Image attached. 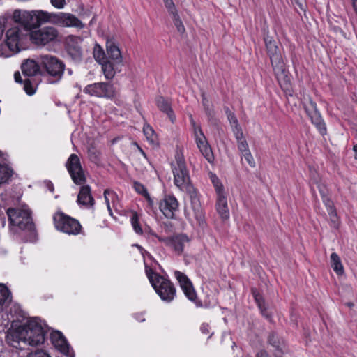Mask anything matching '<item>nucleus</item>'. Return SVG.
<instances>
[{"label": "nucleus", "instance_id": "f257e3e1", "mask_svg": "<svg viewBox=\"0 0 357 357\" xmlns=\"http://www.w3.org/2000/svg\"><path fill=\"white\" fill-rule=\"evenodd\" d=\"M46 333L45 324L40 319L33 317L24 324L13 321L7 331L6 341L15 348L21 342L30 346H38L45 342Z\"/></svg>", "mask_w": 357, "mask_h": 357}, {"label": "nucleus", "instance_id": "f03ea898", "mask_svg": "<svg viewBox=\"0 0 357 357\" xmlns=\"http://www.w3.org/2000/svg\"><path fill=\"white\" fill-rule=\"evenodd\" d=\"M5 19H0V58L15 55L23 48L29 30L24 26H13L5 31Z\"/></svg>", "mask_w": 357, "mask_h": 357}, {"label": "nucleus", "instance_id": "7ed1b4c3", "mask_svg": "<svg viewBox=\"0 0 357 357\" xmlns=\"http://www.w3.org/2000/svg\"><path fill=\"white\" fill-rule=\"evenodd\" d=\"M55 14L56 13H49L42 10L31 11L15 10L13 14V19L15 22L31 31L33 29L39 28L43 24H54Z\"/></svg>", "mask_w": 357, "mask_h": 357}, {"label": "nucleus", "instance_id": "20e7f679", "mask_svg": "<svg viewBox=\"0 0 357 357\" xmlns=\"http://www.w3.org/2000/svg\"><path fill=\"white\" fill-rule=\"evenodd\" d=\"M10 229L17 232L18 229L32 231L34 225L31 211L27 206L9 208L6 211Z\"/></svg>", "mask_w": 357, "mask_h": 357}, {"label": "nucleus", "instance_id": "39448f33", "mask_svg": "<svg viewBox=\"0 0 357 357\" xmlns=\"http://www.w3.org/2000/svg\"><path fill=\"white\" fill-rule=\"evenodd\" d=\"M146 273L152 287L163 301L169 303L174 300L176 296V289L168 279L153 272L146 266Z\"/></svg>", "mask_w": 357, "mask_h": 357}, {"label": "nucleus", "instance_id": "423d86ee", "mask_svg": "<svg viewBox=\"0 0 357 357\" xmlns=\"http://www.w3.org/2000/svg\"><path fill=\"white\" fill-rule=\"evenodd\" d=\"M172 170L174 175V183L179 189L187 188L191 183L189 171L187 169L183 154L177 151L175 160L172 162Z\"/></svg>", "mask_w": 357, "mask_h": 357}, {"label": "nucleus", "instance_id": "0eeeda50", "mask_svg": "<svg viewBox=\"0 0 357 357\" xmlns=\"http://www.w3.org/2000/svg\"><path fill=\"white\" fill-rule=\"evenodd\" d=\"M210 178L215 192V211L222 221L229 219L230 214L227 202V195L225 188L215 174H210Z\"/></svg>", "mask_w": 357, "mask_h": 357}, {"label": "nucleus", "instance_id": "6e6552de", "mask_svg": "<svg viewBox=\"0 0 357 357\" xmlns=\"http://www.w3.org/2000/svg\"><path fill=\"white\" fill-rule=\"evenodd\" d=\"M30 38L38 46H51L59 41V32L55 27L47 26L31 31Z\"/></svg>", "mask_w": 357, "mask_h": 357}, {"label": "nucleus", "instance_id": "1a4fd4ad", "mask_svg": "<svg viewBox=\"0 0 357 357\" xmlns=\"http://www.w3.org/2000/svg\"><path fill=\"white\" fill-rule=\"evenodd\" d=\"M190 122L193 128V138L197 148L206 160L209 163H213L214 161V155L201 126L195 123L192 116L190 117Z\"/></svg>", "mask_w": 357, "mask_h": 357}, {"label": "nucleus", "instance_id": "9d476101", "mask_svg": "<svg viewBox=\"0 0 357 357\" xmlns=\"http://www.w3.org/2000/svg\"><path fill=\"white\" fill-rule=\"evenodd\" d=\"M181 191L186 192L188 194L192 211V215L196 220L198 225L202 228H204L206 226L205 214L201 205L198 191L192 184L188 186L187 188L181 190Z\"/></svg>", "mask_w": 357, "mask_h": 357}, {"label": "nucleus", "instance_id": "9b49d317", "mask_svg": "<svg viewBox=\"0 0 357 357\" xmlns=\"http://www.w3.org/2000/svg\"><path fill=\"white\" fill-rule=\"evenodd\" d=\"M54 222L57 230L68 234L76 235L81 231L82 227L77 220L61 212L54 215Z\"/></svg>", "mask_w": 357, "mask_h": 357}, {"label": "nucleus", "instance_id": "f8f14e48", "mask_svg": "<svg viewBox=\"0 0 357 357\" xmlns=\"http://www.w3.org/2000/svg\"><path fill=\"white\" fill-rule=\"evenodd\" d=\"M303 104L306 113L311 119V122L322 135H325L326 133V125L317 109V104L312 101L309 96H303Z\"/></svg>", "mask_w": 357, "mask_h": 357}, {"label": "nucleus", "instance_id": "ddd939ff", "mask_svg": "<svg viewBox=\"0 0 357 357\" xmlns=\"http://www.w3.org/2000/svg\"><path fill=\"white\" fill-rule=\"evenodd\" d=\"M41 65L45 68L47 74L55 77L56 81L60 80L64 72L65 66L56 56L52 55L40 56Z\"/></svg>", "mask_w": 357, "mask_h": 357}, {"label": "nucleus", "instance_id": "4468645a", "mask_svg": "<svg viewBox=\"0 0 357 357\" xmlns=\"http://www.w3.org/2000/svg\"><path fill=\"white\" fill-rule=\"evenodd\" d=\"M152 236L156 237L160 242L164 243L169 247L177 255H181L185 247L189 244L190 238L184 234H174L172 236L164 238L156 235L154 233H150Z\"/></svg>", "mask_w": 357, "mask_h": 357}, {"label": "nucleus", "instance_id": "2eb2a0df", "mask_svg": "<svg viewBox=\"0 0 357 357\" xmlns=\"http://www.w3.org/2000/svg\"><path fill=\"white\" fill-rule=\"evenodd\" d=\"M83 92L91 96L111 99L115 96L112 84L107 82H96L86 85Z\"/></svg>", "mask_w": 357, "mask_h": 357}, {"label": "nucleus", "instance_id": "dca6fc26", "mask_svg": "<svg viewBox=\"0 0 357 357\" xmlns=\"http://www.w3.org/2000/svg\"><path fill=\"white\" fill-rule=\"evenodd\" d=\"M66 167L73 182L77 185H82L86 181V177L82 169L79 157L73 153L68 158Z\"/></svg>", "mask_w": 357, "mask_h": 357}, {"label": "nucleus", "instance_id": "f3484780", "mask_svg": "<svg viewBox=\"0 0 357 357\" xmlns=\"http://www.w3.org/2000/svg\"><path fill=\"white\" fill-rule=\"evenodd\" d=\"M54 25L61 27H75L82 29L84 24L74 15L68 13H56Z\"/></svg>", "mask_w": 357, "mask_h": 357}, {"label": "nucleus", "instance_id": "a211bd4d", "mask_svg": "<svg viewBox=\"0 0 357 357\" xmlns=\"http://www.w3.org/2000/svg\"><path fill=\"white\" fill-rule=\"evenodd\" d=\"M264 41L272 66L275 69H282L283 60L275 42L268 36L264 38Z\"/></svg>", "mask_w": 357, "mask_h": 357}, {"label": "nucleus", "instance_id": "6ab92c4d", "mask_svg": "<svg viewBox=\"0 0 357 357\" xmlns=\"http://www.w3.org/2000/svg\"><path fill=\"white\" fill-rule=\"evenodd\" d=\"M50 340L54 347L68 357H74V352L70 348L63 335L58 331L50 334Z\"/></svg>", "mask_w": 357, "mask_h": 357}, {"label": "nucleus", "instance_id": "aec40b11", "mask_svg": "<svg viewBox=\"0 0 357 357\" xmlns=\"http://www.w3.org/2000/svg\"><path fill=\"white\" fill-rule=\"evenodd\" d=\"M174 276L178 280L185 296L191 301L196 303L197 294L193 285L188 276L179 271H174Z\"/></svg>", "mask_w": 357, "mask_h": 357}, {"label": "nucleus", "instance_id": "412c9836", "mask_svg": "<svg viewBox=\"0 0 357 357\" xmlns=\"http://www.w3.org/2000/svg\"><path fill=\"white\" fill-rule=\"evenodd\" d=\"M178 208V202L174 196H166L160 203V210L167 218H173Z\"/></svg>", "mask_w": 357, "mask_h": 357}, {"label": "nucleus", "instance_id": "4be33fe9", "mask_svg": "<svg viewBox=\"0 0 357 357\" xmlns=\"http://www.w3.org/2000/svg\"><path fill=\"white\" fill-rule=\"evenodd\" d=\"M77 202L79 206L86 208L93 207L95 200L91 195V187L88 185H82L77 195Z\"/></svg>", "mask_w": 357, "mask_h": 357}, {"label": "nucleus", "instance_id": "5701e85b", "mask_svg": "<svg viewBox=\"0 0 357 357\" xmlns=\"http://www.w3.org/2000/svg\"><path fill=\"white\" fill-rule=\"evenodd\" d=\"M107 54L108 57L116 65H121L122 56L121 51L113 41L108 40L107 42Z\"/></svg>", "mask_w": 357, "mask_h": 357}, {"label": "nucleus", "instance_id": "b1692460", "mask_svg": "<svg viewBox=\"0 0 357 357\" xmlns=\"http://www.w3.org/2000/svg\"><path fill=\"white\" fill-rule=\"evenodd\" d=\"M325 206L329 215L331 226L337 229L340 225V218L331 200H325Z\"/></svg>", "mask_w": 357, "mask_h": 357}, {"label": "nucleus", "instance_id": "393cba45", "mask_svg": "<svg viewBox=\"0 0 357 357\" xmlns=\"http://www.w3.org/2000/svg\"><path fill=\"white\" fill-rule=\"evenodd\" d=\"M102 70L107 79H112L115 76L116 71H120L118 66L114 61L107 60L102 64Z\"/></svg>", "mask_w": 357, "mask_h": 357}, {"label": "nucleus", "instance_id": "a878e982", "mask_svg": "<svg viewBox=\"0 0 357 357\" xmlns=\"http://www.w3.org/2000/svg\"><path fill=\"white\" fill-rule=\"evenodd\" d=\"M268 342L275 348V357H281L280 354L284 353L285 345L276 334H271L268 337Z\"/></svg>", "mask_w": 357, "mask_h": 357}, {"label": "nucleus", "instance_id": "bb28decb", "mask_svg": "<svg viewBox=\"0 0 357 357\" xmlns=\"http://www.w3.org/2000/svg\"><path fill=\"white\" fill-rule=\"evenodd\" d=\"M104 198L107 210L109 214L112 215V207L115 208L119 203L118 196L114 191L110 190H105L104 191Z\"/></svg>", "mask_w": 357, "mask_h": 357}, {"label": "nucleus", "instance_id": "cd10ccee", "mask_svg": "<svg viewBox=\"0 0 357 357\" xmlns=\"http://www.w3.org/2000/svg\"><path fill=\"white\" fill-rule=\"evenodd\" d=\"M156 102L158 107L168 116L172 123H174L176 116L174 115L173 110L172 109V107L169 102L166 100L164 98L160 97L157 99Z\"/></svg>", "mask_w": 357, "mask_h": 357}, {"label": "nucleus", "instance_id": "c85d7f7f", "mask_svg": "<svg viewBox=\"0 0 357 357\" xmlns=\"http://www.w3.org/2000/svg\"><path fill=\"white\" fill-rule=\"evenodd\" d=\"M22 71L24 75L32 77L39 71V66L33 60H27L22 65Z\"/></svg>", "mask_w": 357, "mask_h": 357}, {"label": "nucleus", "instance_id": "c756f323", "mask_svg": "<svg viewBox=\"0 0 357 357\" xmlns=\"http://www.w3.org/2000/svg\"><path fill=\"white\" fill-rule=\"evenodd\" d=\"M226 114L227 116V119L230 123V125L232 128V131L235 135L236 138H239L241 137L242 129L238 124V121L234 113H232L229 109L226 110Z\"/></svg>", "mask_w": 357, "mask_h": 357}, {"label": "nucleus", "instance_id": "7c9ffc66", "mask_svg": "<svg viewBox=\"0 0 357 357\" xmlns=\"http://www.w3.org/2000/svg\"><path fill=\"white\" fill-rule=\"evenodd\" d=\"M226 114L227 116V119L230 123V125L232 128V131L235 135L236 138H239L241 137L242 129L238 124V121L234 113H232L229 109L226 110Z\"/></svg>", "mask_w": 357, "mask_h": 357}, {"label": "nucleus", "instance_id": "2f4dec72", "mask_svg": "<svg viewBox=\"0 0 357 357\" xmlns=\"http://www.w3.org/2000/svg\"><path fill=\"white\" fill-rule=\"evenodd\" d=\"M331 265L333 271L337 275H342L344 273V268L342 264L341 259L338 255L335 252H333L330 257Z\"/></svg>", "mask_w": 357, "mask_h": 357}, {"label": "nucleus", "instance_id": "473e14b6", "mask_svg": "<svg viewBox=\"0 0 357 357\" xmlns=\"http://www.w3.org/2000/svg\"><path fill=\"white\" fill-rule=\"evenodd\" d=\"M12 174L13 169L7 164H0V185L8 182Z\"/></svg>", "mask_w": 357, "mask_h": 357}, {"label": "nucleus", "instance_id": "72a5a7b5", "mask_svg": "<svg viewBox=\"0 0 357 357\" xmlns=\"http://www.w3.org/2000/svg\"><path fill=\"white\" fill-rule=\"evenodd\" d=\"M68 52L69 55L72 57V59L78 61L82 58V51L79 47L78 46H72L70 45H68L67 47Z\"/></svg>", "mask_w": 357, "mask_h": 357}, {"label": "nucleus", "instance_id": "f704fd0d", "mask_svg": "<svg viewBox=\"0 0 357 357\" xmlns=\"http://www.w3.org/2000/svg\"><path fill=\"white\" fill-rule=\"evenodd\" d=\"M130 222L135 232L137 234H142L143 230L139 224V215L136 212H133L132 213V216L130 218Z\"/></svg>", "mask_w": 357, "mask_h": 357}, {"label": "nucleus", "instance_id": "c9c22d12", "mask_svg": "<svg viewBox=\"0 0 357 357\" xmlns=\"http://www.w3.org/2000/svg\"><path fill=\"white\" fill-rule=\"evenodd\" d=\"M10 292L3 284H0V306L10 300Z\"/></svg>", "mask_w": 357, "mask_h": 357}, {"label": "nucleus", "instance_id": "e433bc0d", "mask_svg": "<svg viewBox=\"0 0 357 357\" xmlns=\"http://www.w3.org/2000/svg\"><path fill=\"white\" fill-rule=\"evenodd\" d=\"M133 188H135V191L137 193H139V194L143 195L144 197H145L148 199L149 202L150 204H151L152 200H151V197L149 196V194L147 192L146 188L144 187V185L143 184H142V183H140L139 182L135 181L133 183Z\"/></svg>", "mask_w": 357, "mask_h": 357}, {"label": "nucleus", "instance_id": "4c0bfd02", "mask_svg": "<svg viewBox=\"0 0 357 357\" xmlns=\"http://www.w3.org/2000/svg\"><path fill=\"white\" fill-rule=\"evenodd\" d=\"M93 56H94L95 59L100 64H102L103 62L107 61L105 59V52L100 47V45H97L95 46L94 51H93Z\"/></svg>", "mask_w": 357, "mask_h": 357}, {"label": "nucleus", "instance_id": "58836bf2", "mask_svg": "<svg viewBox=\"0 0 357 357\" xmlns=\"http://www.w3.org/2000/svg\"><path fill=\"white\" fill-rule=\"evenodd\" d=\"M144 134L148 141L153 143L155 141V131L149 124H145L143 127Z\"/></svg>", "mask_w": 357, "mask_h": 357}, {"label": "nucleus", "instance_id": "ea45409f", "mask_svg": "<svg viewBox=\"0 0 357 357\" xmlns=\"http://www.w3.org/2000/svg\"><path fill=\"white\" fill-rule=\"evenodd\" d=\"M253 294H254L255 299L257 303L259 308L261 310L262 314L264 317H266V318H269V314L266 312V309L265 307V303H264L263 298L259 294H255V292Z\"/></svg>", "mask_w": 357, "mask_h": 357}, {"label": "nucleus", "instance_id": "a19ab883", "mask_svg": "<svg viewBox=\"0 0 357 357\" xmlns=\"http://www.w3.org/2000/svg\"><path fill=\"white\" fill-rule=\"evenodd\" d=\"M236 139L237 140L238 149L241 154L250 151L248 144L243 137V131L241 132V137L239 138H236Z\"/></svg>", "mask_w": 357, "mask_h": 357}, {"label": "nucleus", "instance_id": "79ce46f5", "mask_svg": "<svg viewBox=\"0 0 357 357\" xmlns=\"http://www.w3.org/2000/svg\"><path fill=\"white\" fill-rule=\"evenodd\" d=\"M169 14L172 15V18H173L174 22V24L176 26L178 31L179 32H181V33L184 32L185 27H184V26L183 24V22H182L181 20L179 17V15H178V14L177 13V10H176V11H174L173 13H171Z\"/></svg>", "mask_w": 357, "mask_h": 357}, {"label": "nucleus", "instance_id": "37998d69", "mask_svg": "<svg viewBox=\"0 0 357 357\" xmlns=\"http://www.w3.org/2000/svg\"><path fill=\"white\" fill-rule=\"evenodd\" d=\"M314 184L318 188V190H319V192L321 194V196L322 197L323 202H324V204H325V200H331L328 197V190L326 188V186L324 185V184L321 183L320 182H318V181H314Z\"/></svg>", "mask_w": 357, "mask_h": 357}, {"label": "nucleus", "instance_id": "c03bdc74", "mask_svg": "<svg viewBox=\"0 0 357 357\" xmlns=\"http://www.w3.org/2000/svg\"><path fill=\"white\" fill-rule=\"evenodd\" d=\"M24 90L26 91V93L31 96L33 95L36 91V87L34 85H33L31 82V80L29 79H26L24 81Z\"/></svg>", "mask_w": 357, "mask_h": 357}, {"label": "nucleus", "instance_id": "a18cd8bd", "mask_svg": "<svg viewBox=\"0 0 357 357\" xmlns=\"http://www.w3.org/2000/svg\"><path fill=\"white\" fill-rule=\"evenodd\" d=\"M88 154L90 160L94 162H98L100 160V153L93 148L89 149Z\"/></svg>", "mask_w": 357, "mask_h": 357}, {"label": "nucleus", "instance_id": "49530a36", "mask_svg": "<svg viewBox=\"0 0 357 357\" xmlns=\"http://www.w3.org/2000/svg\"><path fill=\"white\" fill-rule=\"evenodd\" d=\"M241 155H242V157L244 158V159L246 160L247 163L251 167H255V161L254 158L252 157L250 151L245 152V153H242Z\"/></svg>", "mask_w": 357, "mask_h": 357}, {"label": "nucleus", "instance_id": "de8ad7c7", "mask_svg": "<svg viewBox=\"0 0 357 357\" xmlns=\"http://www.w3.org/2000/svg\"><path fill=\"white\" fill-rule=\"evenodd\" d=\"M165 6L169 13L176 10L174 3L172 0H163Z\"/></svg>", "mask_w": 357, "mask_h": 357}, {"label": "nucleus", "instance_id": "09e8293b", "mask_svg": "<svg viewBox=\"0 0 357 357\" xmlns=\"http://www.w3.org/2000/svg\"><path fill=\"white\" fill-rule=\"evenodd\" d=\"M51 4L57 9L63 8L66 5V0H50Z\"/></svg>", "mask_w": 357, "mask_h": 357}, {"label": "nucleus", "instance_id": "8fccbe9b", "mask_svg": "<svg viewBox=\"0 0 357 357\" xmlns=\"http://www.w3.org/2000/svg\"><path fill=\"white\" fill-rule=\"evenodd\" d=\"M133 246H135L138 248L139 251L140 252L142 256L143 257L144 261L146 258L151 259L152 256L146 251L145 250L141 245H133Z\"/></svg>", "mask_w": 357, "mask_h": 357}, {"label": "nucleus", "instance_id": "3c124183", "mask_svg": "<svg viewBox=\"0 0 357 357\" xmlns=\"http://www.w3.org/2000/svg\"><path fill=\"white\" fill-rule=\"evenodd\" d=\"M27 357H51L48 354L42 350L36 351L34 353L29 354Z\"/></svg>", "mask_w": 357, "mask_h": 357}, {"label": "nucleus", "instance_id": "603ef678", "mask_svg": "<svg viewBox=\"0 0 357 357\" xmlns=\"http://www.w3.org/2000/svg\"><path fill=\"white\" fill-rule=\"evenodd\" d=\"M200 330L202 333L207 334L209 333L210 331V326L208 324L204 323L202 324Z\"/></svg>", "mask_w": 357, "mask_h": 357}, {"label": "nucleus", "instance_id": "864d4df0", "mask_svg": "<svg viewBox=\"0 0 357 357\" xmlns=\"http://www.w3.org/2000/svg\"><path fill=\"white\" fill-rule=\"evenodd\" d=\"M14 78L16 82L21 83L22 82L21 75L19 72H15L14 74Z\"/></svg>", "mask_w": 357, "mask_h": 357}, {"label": "nucleus", "instance_id": "5fc2aeb1", "mask_svg": "<svg viewBox=\"0 0 357 357\" xmlns=\"http://www.w3.org/2000/svg\"><path fill=\"white\" fill-rule=\"evenodd\" d=\"M257 357H268V354L265 351H260L257 353Z\"/></svg>", "mask_w": 357, "mask_h": 357}, {"label": "nucleus", "instance_id": "6e6d98bb", "mask_svg": "<svg viewBox=\"0 0 357 357\" xmlns=\"http://www.w3.org/2000/svg\"><path fill=\"white\" fill-rule=\"evenodd\" d=\"M135 319L140 322H142L145 320L143 314H135Z\"/></svg>", "mask_w": 357, "mask_h": 357}, {"label": "nucleus", "instance_id": "4d7b16f0", "mask_svg": "<svg viewBox=\"0 0 357 357\" xmlns=\"http://www.w3.org/2000/svg\"><path fill=\"white\" fill-rule=\"evenodd\" d=\"M353 150L355 153V158L357 159V144H355L353 147Z\"/></svg>", "mask_w": 357, "mask_h": 357}, {"label": "nucleus", "instance_id": "13d9d810", "mask_svg": "<svg viewBox=\"0 0 357 357\" xmlns=\"http://www.w3.org/2000/svg\"><path fill=\"white\" fill-rule=\"evenodd\" d=\"M5 225H6V218H5V217H3V218H2V226H3V227H4V226H5Z\"/></svg>", "mask_w": 357, "mask_h": 357}, {"label": "nucleus", "instance_id": "bf43d9fd", "mask_svg": "<svg viewBox=\"0 0 357 357\" xmlns=\"http://www.w3.org/2000/svg\"><path fill=\"white\" fill-rule=\"evenodd\" d=\"M186 215L189 216V218H189L190 220H191V217H190V216H191V215L190 214V212L186 211Z\"/></svg>", "mask_w": 357, "mask_h": 357}, {"label": "nucleus", "instance_id": "052dcab7", "mask_svg": "<svg viewBox=\"0 0 357 357\" xmlns=\"http://www.w3.org/2000/svg\"><path fill=\"white\" fill-rule=\"evenodd\" d=\"M285 84L284 87L286 88V89H288V83H287H287L285 82V84Z\"/></svg>", "mask_w": 357, "mask_h": 357}, {"label": "nucleus", "instance_id": "680f3d73", "mask_svg": "<svg viewBox=\"0 0 357 357\" xmlns=\"http://www.w3.org/2000/svg\"><path fill=\"white\" fill-rule=\"evenodd\" d=\"M50 189L51 191H53V186L52 185Z\"/></svg>", "mask_w": 357, "mask_h": 357}, {"label": "nucleus", "instance_id": "e2e57ef3", "mask_svg": "<svg viewBox=\"0 0 357 357\" xmlns=\"http://www.w3.org/2000/svg\"><path fill=\"white\" fill-rule=\"evenodd\" d=\"M1 155H2V153H1V151H0V157L1 156Z\"/></svg>", "mask_w": 357, "mask_h": 357}]
</instances>
